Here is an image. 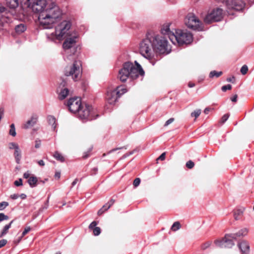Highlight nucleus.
I'll use <instances>...</instances> for the list:
<instances>
[{
	"instance_id": "f257e3e1",
	"label": "nucleus",
	"mask_w": 254,
	"mask_h": 254,
	"mask_svg": "<svg viewBox=\"0 0 254 254\" xmlns=\"http://www.w3.org/2000/svg\"><path fill=\"white\" fill-rule=\"evenodd\" d=\"M167 47L168 41L165 37L148 33L146 38L140 43L139 50L140 54L154 65V63L152 60L155 54L165 53L167 50Z\"/></svg>"
},
{
	"instance_id": "f03ea898",
	"label": "nucleus",
	"mask_w": 254,
	"mask_h": 254,
	"mask_svg": "<svg viewBox=\"0 0 254 254\" xmlns=\"http://www.w3.org/2000/svg\"><path fill=\"white\" fill-rule=\"evenodd\" d=\"M61 14V12L56 3V0H47L46 8L39 14L38 19L44 28H51Z\"/></svg>"
},
{
	"instance_id": "7ed1b4c3",
	"label": "nucleus",
	"mask_w": 254,
	"mask_h": 254,
	"mask_svg": "<svg viewBox=\"0 0 254 254\" xmlns=\"http://www.w3.org/2000/svg\"><path fill=\"white\" fill-rule=\"evenodd\" d=\"M134 65L131 62L125 63L122 68L119 70L118 78L123 82L127 81L128 78L132 80L137 79L139 76L143 77L145 72L140 64L136 61Z\"/></svg>"
},
{
	"instance_id": "20e7f679",
	"label": "nucleus",
	"mask_w": 254,
	"mask_h": 254,
	"mask_svg": "<svg viewBox=\"0 0 254 254\" xmlns=\"http://www.w3.org/2000/svg\"><path fill=\"white\" fill-rule=\"evenodd\" d=\"M170 37L172 38L171 42L174 44H189L192 41V34L190 32L182 30H176L175 33L172 34Z\"/></svg>"
},
{
	"instance_id": "39448f33",
	"label": "nucleus",
	"mask_w": 254,
	"mask_h": 254,
	"mask_svg": "<svg viewBox=\"0 0 254 254\" xmlns=\"http://www.w3.org/2000/svg\"><path fill=\"white\" fill-rule=\"evenodd\" d=\"M127 92V88L123 85L114 89L108 88L106 95V101L110 104H114L119 98Z\"/></svg>"
},
{
	"instance_id": "423d86ee",
	"label": "nucleus",
	"mask_w": 254,
	"mask_h": 254,
	"mask_svg": "<svg viewBox=\"0 0 254 254\" xmlns=\"http://www.w3.org/2000/svg\"><path fill=\"white\" fill-rule=\"evenodd\" d=\"M65 76H71L75 81L80 79L81 75V63L79 61H75L73 64L66 66L64 68Z\"/></svg>"
},
{
	"instance_id": "0eeeda50",
	"label": "nucleus",
	"mask_w": 254,
	"mask_h": 254,
	"mask_svg": "<svg viewBox=\"0 0 254 254\" xmlns=\"http://www.w3.org/2000/svg\"><path fill=\"white\" fill-rule=\"evenodd\" d=\"M186 26L193 30H201L202 23L199 19L192 13H189L185 19Z\"/></svg>"
},
{
	"instance_id": "6e6552de",
	"label": "nucleus",
	"mask_w": 254,
	"mask_h": 254,
	"mask_svg": "<svg viewBox=\"0 0 254 254\" xmlns=\"http://www.w3.org/2000/svg\"><path fill=\"white\" fill-rule=\"evenodd\" d=\"M223 17V10L220 8L213 9L208 13L204 19L205 23L209 24L214 22L219 21Z\"/></svg>"
},
{
	"instance_id": "1a4fd4ad",
	"label": "nucleus",
	"mask_w": 254,
	"mask_h": 254,
	"mask_svg": "<svg viewBox=\"0 0 254 254\" xmlns=\"http://www.w3.org/2000/svg\"><path fill=\"white\" fill-rule=\"evenodd\" d=\"M94 112L91 106L85 105V107L82 106L78 112L79 117L81 119H88L92 120L95 119L98 115L95 116Z\"/></svg>"
},
{
	"instance_id": "9d476101",
	"label": "nucleus",
	"mask_w": 254,
	"mask_h": 254,
	"mask_svg": "<svg viewBox=\"0 0 254 254\" xmlns=\"http://www.w3.org/2000/svg\"><path fill=\"white\" fill-rule=\"evenodd\" d=\"M236 240V237L233 234H226L224 238L221 240H217L215 241V244L221 248H231L235 244L233 240Z\"/></svg>"
},
{
	"instance_id": "9b49d317",
	"label": "nucleus",
	"mask_w": 254,
	"mask_h": 254,
	"mask_svg": "<svg viewBox=\"0 0 254 254\" xmlns=\"http://www.w3.org/2000/svg\"><path fill=\"white\" fill-rule=\"evenodd\" d=\"M67 106L71 112L78 113L82 106L81 99L79 97L70 98L67 102Z\"/></svg>"
},
{
	"instance_id": "f8f14e48",
	"label": "nucleus",
	"mask_w": 254,
	"mask_h": 254,
	"mask_svg": "<svg viewBox=\"0 0 254 254\" xmlns=\"http://www.w3.org/2000/svg\"><path fill=\"white\" fill-rule=\"evenodd\" d=\"M70 23L66 21L62 22L56 28V34L59 39L63 38L70 29Z\"/></svg>"
},
{
	"instance_id": "ddd939ff",
	"label": "nucleus",
	"mask_w": 254,
	"mask_h": 254,
	"mask_svg": "<svg viewBox=\"0 0 254 254\" xmlns=\"http://www.w3.org/2000/svg\"><path fill=\"white\" fill-rule=\"evenodd\" d=\"M32 9L34 12L41 13L46 8L47 0H31Z\"/></svg>"
},
{
	"instance_id": "4468645a",
	"label": "nucleus",
	"mask_w": 254,
	"mask_h": 254,
	"mask_svg": "<svg viewBox=\"0 0 254 254\" xmlns=\"http://www.w3.org/2000/svg\"><path fill=\"white\" fill-rule=\"evenodd\" d=\"M225 2L229 8L240 11L243 9L245 3L242 0H226Z\"/></svg>"
},
{
	"instance_id": "2eb2a0df",
	"label": "nucleus",
	"mask_w": 254,
	"mask_h": 254,
	"mask_svg": "<svg viewBox=\"0 0 254 254\" xmlns=\"http://www.w3.org/2000/svg\"><path fill=\"white\" fill-rule=\"evenodd\" d=\"M77 36H73L71 37H67L63 43V47L64 50H68L73 47L76 42Z\"/></svg>"
},
{
	"instance_id": "dca6fc26",
	"label": "nucleus",
	"mask_w": 254,
	"mask_h": 254,
	"mask_svg": "<svg viewBox=\"0 0 254 254\" xmlns=\"http://www.w3.org/2000/svg\"><path fill=\"white\" fill-rule=\"evenodd\" d=\"M238 246L242 254H248L250 252V246L246 241H242L238 244Z\"/></svg>"
},
{
	"instance_id": "f3484780",
	"label": "nucleus",
	"mask_w": 254,
	"mask_h": 254,
	"mask_svg": "<svg viewBox=\"0 0 254 254\" xmlns=\"http://www.w3.org/2000/svg\"><path fill=\"white\" fill-rule=\"evenodd\" d=\"M170 23H166L162 26L161 28V33L164 36H167L169 38L170 41H171V38L170 36L172 34H174V33L170 31Z\"/></svg>"
},
{
	"instance_id": "a211bd4d",
	"label": "nucleus",
	"mask_w": 254,
	"mask_h": 254,
	"mask_svg": "<svg viewBox=\"0 0 254 254\" xmlns=\"http://www.w3.org/2000/svg\"><path fill=\"white\" fill-rule=\"evenodd\" d=\"M115 199H111L106 204L104 205L102 207L99 209L97 212L98 215H101L105 212L107 211L115 203Z\"/></svg>"
},
{
	"instance_id": "6ab92c4d",
	"label": "nucleus",
	"mask_w": 254,
	"mask_h": 254,
	"mask_svg": "<svg viewBox=\"0 0 254 254\" xmlns=\"http://www.w3.org/2000/svg\"><path fill=\"white\" fill-rule=\"evenodd\" d=\"M38 118L36 116H32L30 120H28L23 126L25 129L28 128L33 127L37 121Z\"/></svg>"
},
{
	"instance_id": "aec40b11",
	"label": "nucleus",
	"mask_w": 254,
	"mask_h": 254,
	"mask_svg": "<svg viewBox=\"0 0 254 254\" xmlns=\"http://www.w3.org/2000/svg\"><path fill=\"white\" fill-rule=\"evenodd\" d=\"M248 229L247 228H243L240 230L239 232H238L236 233L233 234V235L235 236V237H236V240L237 238H239L241 237H243L245 236H246L248 233Z\"/></svg>"
},
{
	"instance_id": "412c9836",
	"label": "nucleus",
	"mask_w": 254,
	"mask_h": 254,
	"mask_svg": "<svg viewBox=\"0 0 254 254\" xmlns=\"http://www.w3.org/2000/svg\"><path fill=\"white\" fill-rule=\"evenodd\" d=\"M14 221V220H11L9 224L4 226L0 233V237H3L4 235L7 233L9 229L11 227V225L13 223Z\"/></svg>"
},
{
	"instance_id": "4be33fe9",
	"label": "nucleus",
	"mask_w": 254,
	"mask_h": 254,
	"mask_svg": "<svg viewBox=\"0 0 254 254\" xmlns=\"http://www.w3.org/2000/svg\"><path fill=\"white\" fill-rule=\"evenodd\" d=\"M69 93V90L67 88H64L62 89L59 95V98L60 100H63L65 99L66 96L68 95Z\"/></svg>"
},
{
	"instance_id": "5701e85b",
	"label": "nucleus",
	"mask_w": 254,
	"mask_h": 254,
	"mask_svg": "<svg viewBox=\"0 0 254 254\" xmlns=\"http://www.w3.org/2000/svg\"><path fill=\"white\" fill-rule=\"evenodd\" d=\"M38 182V179L36 177L31 176L28 180V183L32 188L36 187Z\"/></svg>"
},
{
	"instance_id": "b1692460",
	"label": "nucleus",
	"mask_w": 254,
	"mask_h": 254,
	"mask_svg": "<svg viewBox=\"0 0 254 254\" xmlns=\"http://www.w3.org/2000/svg\"><path fill=\"white\" fill-rule=\"evenodd\" d=\"M14 156L16 162L17 164H19L21 158V152L19 148H18V149H16L14 151Z\"/></svg>"
},
{
	"instance_id": "393cba45",
	"label": "nucleus",
	"mask_w": 254,
	"mask_h": 254,
	"mask_svg": "<svg viewBox=\"0 0 254 254\" xmlns=\"http://www.w3.org/2000/svg\"><path fill=\"white\" fill-rule=\"evenodd\" d=\"M26 26L24 24H20L15 26V30L16 33L20 34L25 31Z\"/></svg>"
},
{
	"instance_id": "a878e982",
	"label": "nucleus",
	"mask_w": 254,
	"mask_h": 254,
	"mask_svg": "<svg viewBox=\"0 0 254 254\" xmlns=\"http://www.w3.org/2000/svg\"><path fill=\"white\" fill-rule=\"evenodd\" d=\"M53 157L58 161L61 162L64 161V157L58 151H56L53 155Z\"/></svg>"
},
{
	"instance_id": "bb28decb",
	"label": "nucleus",
	"mask_w": 254,
	"mask_h": 254,
	"mask_svg": "<svg viewBox=\"0 0 254 254\" xmlns=\"http://www.w3.org/2000/svg\"><path fill=\"white\" fill-rule=\"evenodd\" d=\"M8 5L11 8H15L19 5L18 0H9L7 1Z\"/></svg>"
},
{
	"instance_id": "cd10ccee",
	"label": "nucleus",
	"mask_w": 254,
	"mask_h": 254,
	"mask_svg": "<svg viewBox=\"0 0 254 254\" xmlns=\"http://www.w3.org/2000/svg\"><path fill=\"white\" fill-rule=\"evenodd\" d=\"M48 121L49 124L50 125H52L53 126L54 129H55L56 127V118L54 116H49L48 117Z\"/></svg>"
},
{
	"instance_id": "c85d7f7f",
	"label": "nucleus",
	"mask_w": 254,
	"mask_h": 254,
	"mask_svg": "<svg viewBox=\"0 0 254 254\" xmlns=\"http://www.w3.org/2000/svg\"><path fill=\"white\" fill-rule=\"evenodd\" d=\"M31 230V228L30 226H27L26 227L25 229H24V230L23 231V232H22V235H21V236L19 238L18 240L17 241V242H14V243L16 244H17L18 243H19V242L21 240L22 238L24 236H25Z\"/></svg>"
},
{
	"instance_id": "c756f323",
	"label": "nucleus",
	"mask_w": 254,
	"mask_h": 254,
	"mask_svg": "<svg viewBox=\"0 0 254 254\" xmlns=\"http://www.w3.org/2000/svg\"><path fill=\"white\" fill-rule=\"evenodd\" d=\"M222 74V71H216V70L211 71L209 73V77L213 78L214 77H218Z\"/></svg>"
},
{
	"instance_id": "7c9ffc66",
	"label": "nucleus",
	"mask_w": 254,
	"mask_h": 254,
	"mask_svg": "<svg viewBox=\"0 0 254 254\" xmlns=\"http://www.w3.org/2000/svg\"><path fill=\"white\" fill-rule=\"evenodd\" d=\"M181 228L180 223L178 221H176L174 223L173 225L171 227V230L173 231H176L179 230Z\"/></svg>"
},
{
	"instance_id": "2f4dec72",
	"label": "nucleus",
	"mask_w": 254,
	"mask_h": 254,
	"mask_svg": "<svg viewBox=\"0 0 254 254\" xmlns=\"http://www.w3.org/2000/svg\"><path fill=\"white\" fill-rule=\"evenodd\" d=\"M243 211L240 209L234 211V217L235 220H238L240 218V216H242Z\"/></svg>"
},
{
	"instance_id": "473e14b6",
	"label": "nucleus",
	"mask_w": 254,
	"mask_h": 254,
	"mask_svg": "<svg viewBox=\"0 0 254 254\" xmlns=\"http://www.w3.org/2000/svg\"><path fill=\"white\" fill-rule=\"evenodd\" d=\"M10 129L9 130V134L12 135V136H15L16 135V131L15 126L13 124H11L10 126Z\"/></svg>"
},
{
	"instance_id": "72a5a7b5",
	"label": "nucleus",
	"mask_w": 254,
	"mask_h": 254,
	"mask_svg": "<svg viewBox=\"0 0 254 254\" xmlns=\"http://www.w3.org/2000/svg\"><path fill=\"white\" fill-rule=\"evenodd\" d=\"M211 242H210V241L206 242L202 244L201 245V249L202 250H205L206 249H207L208 248H209L210 247V246L211 245Z\"/></svg>"
},
{
	"instance_id": "f704fd0d",
	"label": "nucleus",
	"mask_w": 254,
	"mask_h": 254,
	"mask_svg": "<svg viewBox=\"0 0 254 254\" xmlns=\"http://www.w3.org/2000/svg\"><path fill=\"white\" fill-rule=\"evenodd\" d=\"M201 114V110L197 109L194 112H192L191 114V116L192 117H195V118H197Z\"/></svg>"
},
{
	"instance_id": "c9c22d12",
	"label": "nucleus",
	"mask_w": 254,
	"mask_h": 254,
	"mask_svg": "<svg viewBox=\"0 0 254 254\" xmlns=\"http://www.w3.org/2000/svg\"><path fill=\"white\" fill-rule=\"evenodd\" d=\"M9 203L6 201H2L0 203V210H4L7 206H8Z\"/></svg>"
},
{
	"instance_id": "e433bc0d",
	"label": "nucleus",
	"mask_w": 254,
	"mask_h": 254,
	"mask_svg": "<svg viewBox=\"0 0 254 254\" xmlns=\"http://www.w3.org/2000/svg\"><path fill=\"white\" fill-rule=\"evenodd\" d=\"M248 71V67L246 65H244L241 68V72L243 75L246 74Z\"/></svg>"
},
{
	"instance_id": "4c0bfd02",
	"label": "nucleus",
	"mask_w": 254,
	"mask_h": 254,
	"mask_svg": "<svg viewBox=\"0 0 254 254\" xmlns=\"http://www.w3.org/2000/svg\"><path fill=\"white\" fill-rule=\"evenodd\" d=\"M194 166V163L191 160H189L186 163V167L188 169H191L193 168Z\"/></svg>"
},
{
	"instance_id": "58836bf2",
	"label": "nucleus",
	"mask_w": 254,
	"mask_h": 254,
	"mask_svg": "<svg viewBox=\"0 0 254 254\" xmlns=\"http://www.w3.org/2000/svg\"><path fill=\"white\" fill-rule=\"evenodd\" d=\"M93 232L95 236H98L101 233V229L98 227H95L93 229Z\"/></svg>"
},
{
	"instance_id": "ea45409f",
	"label": "nucleus",
	"mask_w": 254,
	"mask_h": 254,
	"mask_svg": "<svg viewBox=\"0 0 254 254\" xmlns=\"http://www.w3.org/2000/svg\"><path fill=\"white\" fill-rule=\"evenodd\" d=\"M9 219V217L7 215H5L3 213H0V222H1L3 220H6Z\"/></svg>"
},
{
	"instance_id": "a19ab883",
	"label": "nucleus",
	"mask_w": 254,
	"mask_h": 254,
	"mask_svg": "<svg viewBox=\"0 0 254 254\" xmlns=\"http://www.w3.org/2000/svg\"><path fill=\"white\" fill-rule=\"evenodd\" d=\"M229 117V115L228 114H226L224 115L221 118V119L220 120V123L221 124L224 123L228 119Z\"/></svg>"
},
{
	"instance_id": "79ce46f5",
	"label": "nucleus",
	"mask_w": 254,
	"mask_h": 254,
	"mask_svg": "<svg viewBox=\"0 0 254 254\" xmlns=\"http://www.w3.org/2000/svg\"><path fill=\"white\" fill-rule=\"evenodd\" d=\"M232 86L230 84L224 85L222 87L221 89L223 92H226L227 90H231Z\"/></svg>"
},
{
	"instance_id": "37998d69",
	"label": "nucleus",
	"mask_w": 254,
	"mask_h": 254,
	"mask_svg": "<svg viewBox=\"0 0 254 254\" xmlns=\"http://www.w3.org/2000/svg\"><path fill=\"white\" fill-rule=\"evenodd\" d=\"M140 183V179L138 178H135L133 181V185L134 187H137L139 186Z\"/></svg>"
},
{
	"instance_id": "c03bdc74",
	"label": "nucleus",
	"mask_w": 254,
	"mask_h": 254,
	"mask_svg": "<svg viewBox=\"0 0 254 254\" xmlns=\"http://www.w3.org/2000/svg\"><path fill=\"white\" fill-rule=\"evenodd\" d=\"M9 148L10 149H14V150H15L16 149H18V148H19V146H18V144H17L15 143L12 142V143H10V144H9Z\"/></svg>"
},
{
	"instance_id": "a18cd8bd",
	"label": "nucleus",
	"mask_w": 254,
	"mask_h": 254,
	"mask_svg": "<svg viewBox=\"0 0 254 254\" xmlns=\"http://www.w3.org/2000/svg\"><path fill=\"white\" fill-rule=\"evenodd\" d=\"M97 223L96 221H93L89 226V229H90V230H93V229L96 227V226L97 225Z\"/></svg>"
},
{
	"instance_id": "49530a36",
	"label": "nucleus",
	"mask_w": 254,
	"mask_h": 254,
	"mask_svg": "<svg viewBox=\"0 0 254 254\" xmlns=\"http://www.w3.org/2000/svg\"><path fill=\"white\" fill-rule=\"evenodd\" d=\"M14 185L16 186H20L22 185V180L21 179H19L18 180H16L14 183Z\"/></svg>"
},
{
	"instance_id": "de8ad7c7",
	"label": "nucleus",
	"mask_w": 254,
	"mask_h": 254,
	"mask_svg": "<svg viewBox=\"0 0 254 254\" xmlns=\"http://www.w3.org/2000/svg\"><path fill=\"white\" fill-rule=\"evenodd\" d=\"M7 243V240L5 239H2L0 240V248L4 247Z\"/></svg>"
},
{
	"instance_id": "09e8293b",
	"label": "nucleus",
	"mask_w": 254,
	"mask_h": 254,
	"mask_svg": "<svg viewBox=\"0 0 254 254\" xmlns=\"http://www.w3.org/2000/svg\"><path fill=\"white\" fill-rule=\"evenodd\" d=\"M166 156V152H163L161 155L157 159V160H164Z\"/></svg>"
},
{
	"instance_id": "8fccbe9b",
	"label": "nucleus",
	"mask_w": 254,
	"mask_h": 254,
	"mask_svg": "<svg viewBox=\"0 0 254 254\" xmlns=\"http://www.w3.org/2000/svg\"><path fill=\"white\" fill-rule=\"evenodd\" d=\"M174 121V118H170V119H169L168 120H167L165 125H164V126H168L169 124H171L172 123H173Z\"/></svg>"
},
{
	"instance_id": "3c124183",
	"label": "nucleus",
	"mask_w": 254,
	"mask_h": 254,
	"mask_svg": "<svg viewBox=\"0 0 254 254\" xmlns=\"http://www.w3.org/2000/svg\"><path fill=\"white\" fill-rule=\"evenodd\" d=\"M90 155V151H88L87 152H84V154L83 155V158L86 159L88 158Z\"/></svg>"
},
{
	"instance_id": "603ef678",
	"label": "nucleus",
	"mask_w": 254,
	"mask_h": 254,
	"mask_svg": "<svg viewBox=\"0 0 254 254\" xmlns=\"http://www.w3.org/2000/svg\"><path fill=\"white\" fill-rule=\"evenodd\" d=\"M40 145H41L40 141V140H36L35 147L36 148H38L40 147Z\"/></svg>"
},
{
	"instance_id": "864d4df0",
	"label": "nucleus",
	"mask_w": 254,
	"mask_h": 254,
	"mask_svg": "<svg viewBox=\"0 0 254 254\" xmlns=\"http://www.w3.org/2000/svg\"><path fill=\"white\" fill-rule=\"evenodd\" d=\"M238 95L235 94L233 97L231 98V100L233 102H236L237 101Z\"/></svg>"
},
{
	"instance_id": "5fc2aeb1",
	"label": "nucleus",
	"mask_w": 254,
	"mask_h": 254,
	"mask_svg": "<svg viewBox=\"0 0 254 254\" xmlns=\"http://www.w3.org/2000/svg\"><path fill=\"white\" fill-rule=\"evenodd\" d=\"M123 148V147H119V148H116L113 149L111 150L110 151H109V152H108L107 154H110L114 151H117L118 150L121 149Z\"/></svg>"
},
{
	"instance_id": "6e6d98bb",
	"label": "nucleus",
	"mask_w": 254,
	"mask_h": 254,
	"mask_svg": "<svg viewBox=\"0 0 254 254\" xmlns=\"http://www.w3.org/2000/svg\"><path fill=\"white\" fill-rule=\"evenodd\" d=\"M61 177V173L60 172H56L55 174V178L59 179Z\"/></svg>"
},
{
	"instance_id": "4d7b16f0",
	"label": "nucleus",
	"mask_w": 254,
	"mask_h": 254,
	"mask_svg": "<svg viewBox=\"0 0 254 254\" xmlns=\"http://www.w3.org/2000/svg\"><path fill=\"white\" fill-rule=\"evenodd\" d=\"M18 197H19V195L17 194H11L10 195V198L12 199H16L18 198Z\"/></svg>"
},
{
	"instance_id": "13d9d810",
	"label": "nucleus",
	"mask_w": 254,
	"mask_h": 254,
	"mask_svg": "<svg viewBox=\"0 0 254 254\" xmlns=\"http://www.w3.org/2000/svg\"><path fill=\"white\" fill-rule=\"evenodd\" d=\"M5 10V8L0 4V12L2 13Z\"/></svg>"
},
{
	"instance_id": "bf43d9fd",
	"label": "nucleus",
	"mask_w": 254,
	"mask_h": 254,
	"mask_svg": "<svg viewBox=\"0 0 254 254\" xmlns=\"http://www.w3.org/2000/svg\"><path fill=\"white\" fill-rule=\"evenodd\" d=\"M30 174L28 173V172H26L23 175V177L24 178H26V179H29L30 177Z\"/></svg>"
},
{
	"instance_id": "052dcab7",
	"label": "nucleus",
	"mask_w": 254,
	"mask_h": 254,
	"mask_svg": "<svg viewBox=\"0 0 254 254\" xmlns=\"http://www.w3.org/2000/svg\"><path fill=\"white\" fill-rule=\"evenodd\" d=\"M38 163L41 166H44L45 165V163L42 160H40L38 161Z\"/></svg>"
},
{
	"instance_id": "680f3d73",
	"label": "nucleus",
	"mask_w": 254,
	"mask_h": 254,
	"mask_svg": "<svg viewBox=\"0 0 254 254\" xmlns=\"http://www.w3.org/2000/svg\"><path fill=\"white\" fill-rule=\"evenodd\" d=\"M188 86L189 87L191 88L195 86V84L191 82H190L188 84Z\"/></svg>"
},
{
	"instance_id": "e2e57ef3",
	"label": "nucleus",
	"mask_w": 254,
	"mask_h": 254,
	"mask_svg": "<svg viewBox=\"0 0 254 254\" xmlns=\"http://www.w3.org/2000/svg\"><path fill=\"white\" fill-rule=\"evenodd\" d=\"M210 110V109L209 108H206L204 111V113L205 114H208Z\"/></svg>"
},
{
	"instance_id": "0e129e2a",
	"label": "nucleus",
	"mask_w": 254,
	"mask_h": 254,
	"mask_svg": "<svg viewBox=\"0 0 254 254\" xmlns=\"http://www.w3.org/2000/svg\"><path fill=\"white\" fill-rule=\"evenodd\" d=\"M78 179H75L73 182L72 183V186H74V185H75L76 184V183H77L78 182Z\"/></svg>"
},
{
	"instance_id": "69168bd1",
	"label": "nucleus",
	"mask_w": 254,
	"mask_h": 254,
	"mask_svg": "<svg viewBox=\"0 0 254 254\" xmlns=\"http://www.w3.org/2000/svg\"><path fill=\"white\" fill-rule=\"evenodd\" d=\"M235 79V77H233L232 78H228L227 79V81L228 82H233V80H234Z\"/></svg>"
},
{
	"instance_id": "338daca9",
	"label": "nucleus",
	"mask_w": 254,
	"mask_h": 254,
	"mask_svg": "<svg viewBox=\"0 0 254 254\" xmlns=\"http://www.w3.org/2000/svg\"><path fill=\"white\" fill-rule=\"evenodd\" d=\"M20 196L21 197V198L22 199H25V198H26V194H24V193H22V194L20 195Z\"/></svg>"
},
{
	"instance_id": "774afa93",
	"label": "nucleus",
	"mask_w": 254,
	"mask_h": 254,
	"mask_svg": "<svg viewBox=\"0 0 254 254\" xmlns=\"http://www.w3.org/2000/svg\"><path fill=\"white\" fill-rule=\"evenodd\" d=\"M61 85H63V86H65V82L64 81H63L62 83H61Z\"/></svg>"
}]
</instances>
